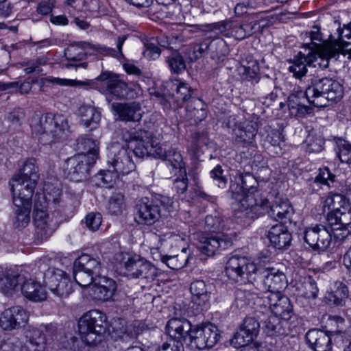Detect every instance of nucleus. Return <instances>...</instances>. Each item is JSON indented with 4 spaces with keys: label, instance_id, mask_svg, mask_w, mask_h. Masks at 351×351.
<instances>
[{
    "label": "nucleus",
    "instance_id": "obj_1",
    "mask_svg": "<svg viewBox=\"0 0 351 351\" xmlns=\"http://www.w3.org/2000/svg\"><path fill=\"white\" fill-rule=\"evenodd\" d=\"M167 333L171 338L180 339L186 351H197L213 347L220 337L216 326L211 323L192 325L186 319H171L166 326Z\"/></svg>",
    "mask_w": 351,
    "mask_h": 351
},
{
    "label": "nucleus",
    "instance_id": "obj_2",
    "mask_svg": "<svg viewBox=\"0 0 351 351\" xmlns=\"http://www.w3.org/2000/svg\"><path fill=\"white\" fill-rule=\"evenodd\" d=\"M173 212V199L168 196L156 195L152 198L143 197L137 202L134 219L138 224L150 226Z\"/></svg>",
    "mask_w": 351,
    "mask_h": 351
},
{
    "label": "nucleus",
    "instance_id": "obj_3",
    "mask_svg": "<svg viewBox=\"0 0 351 351\" xmlns=\"http://www.w3.org/2000/svg\"><path fill=\"white\" fill-rule=\"evenodd\" d=\"M308 102L317 108H324L330 102L340 100L343 95V88L337 80L328 77H313L306 88Z\"/></svg>",
    "mask_w": 351,
    "mask_h": 351
},
{
    "label": "nucleus",
    "instance_id": "obj_4",
    "mask_svg": "<svg viewBox=\"0 0 351 351\" xmlns=\"http://www.w3.org/2000/svg\"><path fill=\"white\" fill-rule=\"evenodd\" d=\"M108 327L106 315L99 310L86 312L78 322V329L82 341L93 346L101 343Z\"/></svg>",
    "mask_w": 351,
    "mask_h": 351
},
{
    "label": "nucleus",
    "instance_id": "obj_5",
    "mask_svg": "<svg viewBox=\"0 0 351 351\" xmlns=\"http://www.w3.org/2000/svg\"><path fill=\"white\" fill-rule=\"evenodd\" d=\"M39 179L38 167L35 158L26 160L11 180V191L14 195H23L26 199H32Z\"/></svg>",
    "mask_w": 351,
    "mask_h": 351
},
{
    "label": "nucleus",
    "instance_id": "obj_6",
    "mask_svg": "<svg viewBox=\"0 0 351 351\" xmlns=\"http://www.w3.org/2000/svg\"><path fill=\"white\" fill-rule=\"evenodd\" d=\"M51 259L40 260L38 268L44 274V282L49 289L59 298H66L73 291L72 282L62 270L49 267Z\"/></svg>",
    "mask_w": 351,
    "mask_h": 351
},
{
    "label": "nucleus",
    "instance_id": "obj_7",
    "mask_svg": "<svg viewBox=\"0 0 351 351\" xmlns=\"http://www.w3.org/2000/svg\"><path fill=\"white\" fill-rule=\"evenodd\" d=\"M31 128L34 133L45 134L54 140L62 138L69 130L68 121L64 116L51 113L34 116Z\"/></svg>",
    "mask_w": 351,
    "mask_h": 351
},
{
    "label": "nucleus",
    "instance_id": "obj_8",
    "mask_svg": "<svg viewBox=\"0 0 351 351\" xmlns=\"http://www.w3.org/2000/svg\"><path fill=\"white\" fill-rule=\"evenodd\" d=\"M306 35L308 36L311 43L304 44V47L308 50V53L316 54V58L319 59L318 64L320 66L327 68L329 60L336 58L340 53L343 56L349 54L350 57L351 56V49H348L346 47H341L337 43L332 42H324L322 44L317 43L320 41V33L318 29L306 33Z\"/></svg>",
    "mask_w": 351,
    "mask_h": 351
},
{
    "label": "nucleus",
    "instance_id": "obj_9",
    "mask_svg": "<svg viewBox=\"0 0 351 351\" xmlns=\"http://www.w3.org/2000/svg\"><path fill=\"white\" fill-rule=\"evenodd\" d=\"M239 181L243 184V188L247 192V200L251 206V210H247L246 218L254 219L258 218L263 213L262 209L267 208L268 199L264 197L262 193L257 189L258 183L255 177L250 173H241L238 177ZM246 204V202H243Z\"/></svg>",
    "mask_w": 351,
    "mask_h": 351
},
{
    "label": "nucleus",
    "instance_id": "obj_10",
    "mask_svg": "<svg viewBox=\"0 0 351 351\" xmlns=\"http://www.w3.org/2000/svg\"><path fill=\"white\" fill-rule=\"evenodd\" d=\"M256 265L245 256H232L226 263L225 271L229 279L245 284L256 282Z\"/></svg>",
    "mask_w": 351,
    "mask_h": 351
},
{
    "label": "nucleus",
    "instance_id": "obj_11",
    "mask_svg": "<svg viewBox=\"0 0 351 351\" xmlns=\"http://www.w3.org/2000/svg\"><path fill=\"white\" fill-rule=\"evenodd\" d=\"M123 275L132 278L152 279L156 276L155 267L137 254L123 256L120 263Z\"/></svg>",
    "mask_w": 351,
    "mask_h": 351
},
{
    "label": "nucleus",
    "instance_id": "obj_12",
    "mask_svg": "<svg viewBox=\"0 0 351 351\" xmlns=\"http://www.w3.org/2000/svg\"><path fill=\"white\" fill-rule=\"evenodd\" d=\"M95 162L94 155L79 154L66 160L64 170L70 180L80 182L88 177L90 168Z\"/></svg>",
    "mask_w": 351,
    "mask_h": 351
},
{
    "label": "nucleus",
    "instance_id": "obj_13",
    "mask_svg": "<svg viewBox=\"0 0 351 351\" xmlns=\"http://www.w3.org/2000/svg\"><path fill=\"white\" fill-rule=\"evenodd\" d=\"M132 157V149L119 145H113L109 149L108 163L113 168V171L119 174H128L136 168Z\"/></svg>",
    "mask_w": 351,
    "mask_h": 351
},
{
    "label": "nucleus",
    "instance_id": "obj_14",
    "mask_svg": "<svg viewBox=\"0 0 351 351\" xmlns=\"http://www.w3.org/2000/svg\"><path fill=\"white\" fill-rule=\"evenodd\" d=\"M254 25L252 24H239L232 21H223L208 24L205 27V32L224 34L226 36H233L237 40H243L254 33Z\"/></svg>",
    "mask_w": 351,
    "mask_h": 351
},
{
    "label": "nucleus",
    "instance_id": "obj_15",
    "mask_svg": "<svg viewBox=\"0 0 351 351\" xmlns=\"http://www.w3.org/2000/svg\"><path fill=\"white\" fill-rule=\"evenodd\" d=\"M332 234L330 227L314 224L305 228L304 239L313 250L324 252L330 245Z\"/></svg>",
    "mask_w": 351,
    "mask_h": 351
},
{
    "label": "nucleus",
    "instance_id": "obj_16",
    "mask_svg": "<svg viewBox=\"0 0 351 351\" xmlns=\"http://www.w3.org/2000/svg\"><path fill=\"white\" fill-rule=\"evenodd\" d=\"M327 221L337 241H343L351 233V207L342 208L341 211L327 214Z\"/></svg>",
    "mask_w": 351,
    "mask_h": 351
},
{
    "label": "nucleus",
    "instance_id": "obj_17",
    "mask_svg": "<svg viewBox=\"0 0 351 351\" xmlns=\"http://www.w3.org/2000/svg\"><path fill=\"white\" fill-rule=\"evenodd\" d=\"M256 281L262 282L263 289L267 291L265 294L281 293L287 284L285 274L274 268L258 269Z\"/></svg>",
    "mask_w": 351,
    "mask_h": 351
},
{
    "label": "nucleus",
    "instance_id": "obj_18",
    "mask_svg": "<svg viewBox=\"0 0 351 351\" xmlns=\"http://www.w3.org/2000/svg\"><path fill=\"white\" fill-rule=\"evenodd\" d=\"M260 319L255 316L246 317L239 330L237 331L232 339L231 344L235 348H241L250 344L258 335L260 329Z\"/></svg>",
    "mask_w": 351,
    "mask_h": 351
},
{
    "label": "nucleus",
    "instance_id": "obj_19",
    "mask_svg": "<svg viewBox=\"0 0 351 351\" xmlns=\"http://www.w3.org/2000/svg\"><path fill=\"white\" fill-rule=\"evenodd\" d=\"M234 121V117L230 116L226 125L232 129L235 142L243 145L252 144L257 133V123L246 121L237 123Z\"/></svg>",
    "mask_w": 351,
    "mask_h": 351
},
{
    "label": "nucleus",
    "instance_id": "obj_20",
    "mask_svg": "<svg viewBox=\"0 0 351 351\" xmlns=\"http://www.w3.org/2000/svg\"><path fill=\"white\" fill-rule=\"evenodd\" d=\"M27 312L20 306L5 309L0 315V327L4 330H12L21 328L28 321Z\"/></svg>",
    "mask_w": 351,
    "mask_h": 351
},
{
    "label": "nucleus",
    "instance_id": "obj_21",
    "mask_svg": "<svg viewBox=\"0 0 351 351\" xmlns=\"http://www.w3.org/2000/svg\"><path fill=\"white\" fill-rule=\"evenodd\" d=\"M232 244L231 239L227 236L216 234L209 237L202 236L198 248L202 254L210 256L229 248Z\"/></svg>",
    "mask_w": 351,
    "mask_h": 351
},
{
    "label": "nucleus",
    "instance_id": "obj_22",
    "mask_svg": "<svg viewBox=\"0 0 351 351\" xmlns=\"http://www.w3.org/2000/svg\"><path fill=\"white\" fill-rule=\"evenodd\" d=\"M13 204L16 207L12 219L13 226L16 229L25 228L30 221L32 199H26L23 195H12Z\"/></svg>",
    "mask_w": 351,
    "mask_h": 351
},
{
    "label": "nucleus",
    "instance_id": "obj_23",
    "mask_svg": "<svg viewBox=\"0 0 351 351\" xmlns=\"http://www.w3.org/2000/svg\"><path fill=\"white\" fill-rule=\"evenodd\" d=\"M112 110L116 119L121 121L138 122L142 118L141 104L136 101L113 103Z\"/></svg>",
    "mask_w": 351,
    "mask_h": 351
},
{
    "label": "nucleus",
    "instance_id": "obj_24",
    "mask_svg": "<svg viewBox=\"0 0 351 351\" xmlns=\"http://www.w3.org/2000/svg\"><path fill=\"white\" fill-rule=\"evenodd\" d=\"M267 303L271 305L274 315L280 317L282 319L288 321L294 315L290 299L282 293H268Z\"/></svg>",
    "mask_w": 351,
    "mask_h": 351
},
{
    "label": "nucleus",
    "instance_id": "obj_25",
    "mask_svg": "<svg viewBox=\"0 0 351 351\" xmlns=\"http://www.w3.org/2000/svg\"><path fill=\"white\" fill-rule=\"evenodd\" d=\"M96 80L106 81L107 91L117 99H124L128 95L129 88L127 83L110 72L101 73Z\"/></svg>",
    "mask_w": 351,
    "mask_h": 351
},
{
    "label": "nucleus",
    "instance_id": "obj_26",
    "mask_svg": "<svg viewBox=\"0 0 351 351\" xmlns=\"http://www.w3.org/2000/svg\"><path fill=\"white\" fill-rule=\"evenodd\" d=\"M305 339L309 348L314 351H331L332 341L330 335L326 331L313 328L305 335Z\"/></svg>",
    "mask_w": 351,
    "mask_h": 351
},
{
    "label": "nucleus",
    "instance_id": "obj_27",
    "mask_svg": "<svg viewBox=\"0 0 351 351\" xmlns=\"http://www.w3.org/2000/svg\"><path fill=\"white\" fill-rule=\"evenodd\" d=\"M91 289L94 300L102 302L109 301L114 295L117 283L111 278L100 276L98 278V282H95Z\"/></svg>",
    "mask_w": 351,
    "mask_h": 351
},
{
    "label": "nucleus",
    "instance_id": "obj_28",
    "mask_svg": "<svg viewBox=\"0 0 351 351\" xmlns=\"http://www.w3.org/2000/svg\"><path fill=\"white\" fill-rule=\"evenodd\" d=\"M306 90H294L288 97L287 105L290 114L292 116L301 117L312 112V108L306 106Z\"/></svg>",
    "mask_w": 351,
    "mask_h": 351
},
{
    "label": "nucleus",
    "instance_id": "obj_29",
    "mask_svg": "<svg viewBox=\"0 0 351 351\" xmlns=\"http://www.w3.org/2000/svg\"><path fill=\"white\" fill-rule=\"evenodd\" d=\"M267 237L272 245L278 250L287 249L292 240L291 234L281 223L273 226L268 231Z\"/></svg>",
    "mask_w": 351,
    "mask_h": 351
},
{
    "label": "nucleus",
    "instance_id": "obj_30",
    "mask_svg": "<svg viewBox=\"0 0 351 351\" xmlns=\"http://www.w3.org/2000/svg\"><path fill=\"white\" fill-rule=\"evenodd\" d=\"M24 276L18 273L8 270L0 274V291L11 296L19 291V285L23 281Z\"/></svg>",
    "mask_w": 351,
    "mask_h": 351
},
{
    "label": "nucleus",
    "instance_id": "obj_31",
    "mask_svg": "<svg viewBox=\"0 0 351 351\" xmlns=\"http://www.w3.org/2000/svg\"><path fill=\"white\" fill-rule=\"evenodd\" d=\"M21 291L23 295L33 302H41L47 298V291L42 285L32 279H25L21 282Z\"/></svg>",
    "mask_w": 351,
    "mask_h": 351
},
{
    "label": "nucleus",
    "instance_id": "obj_32",
    "mask_svg": "<svg viewBox=\"0 0 351 351\" xmlns=\"http://www.w3.org/2000/svg\"><path fill=\"white\" fill-rule=\"evenodd\" d=\"M34 222L36 228L43 230L45 234H51L56 228L47 212L46 205H42L40 202H36L34 204Z\"/></svg>",
    "mask_w": 351,
    "mask_h": 351
},
{
    "label": "nucleus",
    "instance_id": "obj_33",
    "mask_svg": "<svg viewBox=\"0 0 351 351\" xmlns=\"http://www.w3.org/2000/svg\"><path fill=\"white\" fill-rule=\"evenodd\" d=\"M74 267L100 277L104 264L101 262L99 257L84 254L74 261Z\"/></svg>",
    "mask_w": 351,
    "mask_h": 351
},
{
    "label": "nucleus",
    "instance_id": "obj_34",
    "mask_svg": "<svg viewBox=\"0 0 351 351\" xmlns=\"http://www.w3.org/2000/svg\"><path fill=\"white\" fill-rule=\"evenodd\" d=\"M319 60L316 58V54L299 52L298 56L294 59L293 63L289 67V72L292 73L295 78L300 79L307 73V66L312 65L314 62Z\"/></svg>",
    "mask_w": 351,
    "mask_h": 351
},
{
    "label": "nucleus",
    "instance_id": "obj_35",
    "mask_svg": "<svg viewBox=\"0 0 351 351\" xmlns=\"http://www.w3.org/2000/svg\"><path fill=\"white\" fill-rule=\"evenodd\" d=\"M210 285H207L204 280H197L193 281L190 286V291L192 294V302L199 306L201 310L206 307L210 299Z\"/></svg>",
    "mask_w": 351,
    "mask_h": 351
},
{
    "label": "nucleus",
    "instance_id": "obj_36",
    "mask_svg": "<svg viewBox=\"0 0 351 351\" xmlns=\"http://www.w3.org/2000/svg\"><path fill=\"white\" fill-rule=\"evenodd\" d=\"M262 322L264 332L269 336L287 335L289 333L288 321L278 316L270 315Z\"/></svg>",
    "mask_w": 351,
    "mask_h": 351
},
{
    "label": "nucleus",
    "instance_id": "obj_37",
    "mask_svg": "<svg viewBox=\"0 0 351 351\" xmlns=\"http://www.w3.org/2000/svg\"><path fill=\"white\" fill-rule=\"evenodd\" d=\"M269 207L268 214L276 221L289 219L293 213V209L287 199H276Z\"/></svg>",
    "mask_w": 351,
    "mask_h": 351
},
{
    "label": "nucleus",
    "instance_id": "obj_38",
    "mask_svg": "<svg viewBox=\"0 0 351 351\" xmlns=\"http://www.w3.org/2000/svg\"><path fill=\"white\" fill-rule=\"evenodd\" d=\"M78 115L81 122L86 128L93 130L97 128L101 120L100 112L94 106L83 104L78 109Z\"/></svg>",
    "mask_w": 351,
    "mask_h": 351
},
{
    "label": "nucleus",
    "instance_id": "obj_39",
    "mask_svg": "<svg viewBox=\"0 0 351 351\" xmlns=\"http://www.w3.org/2000/svg\"><path fill=\"white\" fill-rule=\"evenodd\" d=\"M242 186L243 184L237 177L234 182H232L230 191L232 193V197L238 202V209L241 213V217H246L247 210H251V206L249 202H246V204L243 203V202H245V200H247V192Z\"/></svg>",
    "mask_w": 351,
    "mask_h": 351
},
{
    "label": "nucleus",
    "instance_id": "obj_40",
    "mask_svg": "<svg viewBox=\"0 0 351 351\" xmlns=\"http://www.w3.org/2000/svg\"><path fill=\"white\" fill-rule=\"evenodd\" d=\"M152 136V133L151 132L144 130H139L138 136L139 140L137 141V145L134 147V149H132V154H134L138 158L150 156V141Z\"/></svg>",
    "mask_w": 351,
    "mask_h": 351
},
{
    "label": "nucleus",
    "instance_id": "obj_41",
    "mask_svg": "<svg viewBox=\"0 0 351 351\" xmlns=\"http://www.w3.org/2000/svg\"><path fill=\"white\" fill-rule=\"evenodd\" d=\"M166 166L171 167L175 175H184L186 171L183 158L180 152L175 149H169L165 160Z\"/></svg>",
    "mask_w": 351,
    "mask_h": 351
},
{
    "label": "nucleus",
    "instance_id": "obj_42",
    "mask_svg": "<svg viewBox=\"0 0 351 351\" xmlns=\"http://www.w3.org/2000/svg\"><path fill=\"white\" fill-rule=\"evenodd\" d=\"M254 316L263 322L265 317L270 315H273L271 305L267 303V294L263 296H258L255 302H254L253 306Z\"/></svg>",
    "mask_w": 351,
    "mask_h": 351
},
{
    "label": "nucleus",
    "instance_id": "obj_43",
    "mask_svg": "<svg viewBox=\"0 0 351 351\" xmlns=\"http://www.w3.org/2000/svg\"><path fill=\"white\" fill-rule=\"evenodd\" d=\"M176 92L173 95V98L178 107H182L185 102L189 103L193 98V93L191 86L185 82L176 80Z\"/></svg>",
    "mask_w": 351,
    "mask_h": 351
},
{
    "label": "nucleus",
    "instance_id": "obj_44",
    "mask_svg": "<svg viewBox=\"0 0 351 351\" xmlns=\"http://www.w3.org/2000/svg\"><path fill=\"white\" fill-rule=\"evenodd\" d=\"M258 294L252 290L239 289L235 291V304L239 308L252 307Z\"/></svg>",
    "mask_w": 351,
    "mask_h": 351
},
{
    "label": "nucleus",
    "instance_id": "obj_45",
    "mask_svg": "<svg viewBox=\"0 0 351 351\" xmlns=\"http://www.w3.org/2000/svg\"><path fill=\"white\" fill-rule=\"evenodd\" d=\"M205 104L199 99H193L187 104L186 109L190 117L194 119L195 123H199L207 117Z\"/></svg>",
    "mask_w": 351,
    "mask_h": 351
},
{
    "label": "nucleus",
    "instance_id": "obj_46",
    "mask_svg": "<svg viewBox=\"0 0 351 351\" xmlns=\"http://www.w3.org/2000/svg\"><path fill=\"white\" fill-rule=\"evenodd\" d=\"M325 204L329 210L328 214L336 213L339 210L341 211L343 207L350 206L345 196L341 194H333L328 196L325 201Z\"/></svg>",
    "mask_w": 351,
    "mask_h": 351
},
{
    "label": "nucleus",
    "instance_id": "obj_47",
    "mask_svg": "<svg viewBox=\"0 0 351 351\" xmlns=\"http://www.w3.org/2000/svg\"><path fill=\"white\" fill-rule=\"evenodd\" d=\"M349 296L348 289L347 286L340 282L336 290L332 292L328 293L326 296V300L331 304L336 306H342Z\"/></svg>",
    "mask_w": 351,
    "mask_h": 351
},
{
    "label": "nucleus",
    "instance_id": "obj_48",
    "mask_svg": "<svg viewBox=\"0 0 351 351\" xmlns=\"http://www.w3.org/2000/svg\"><path fill=\"white\" fill-rule=\"evenodd\" d=\"M215 37L208 40L209 51L211 53L213 58H219L221 56H224L227 51V45L225 40L219 38L216 34Z\"/></svg>",
    "mask_w": 351,
    "mask_h": 351
},
{
    "label": "nucleus",
    "instance_id": "obj_49",
    "mask_svg": "<svg viewBox=\"0 0 351 351\" xmlns=\"http://www.w3.org/2000/svg\"><path fill=\"white\" fill-rule=\"evenodd\" d=\"M301 294L306 298L315 299L319 293L316 280L311 276L305 277L302 282Z\"/></svg>",
    "mask_w": 351,
    "mask_h": 351
},
{
    "label": "nucleus",
    "instance_id": "obj_50",
    "mask_svg": "<svg viewBox=\"0 0 351 351\" xmlns=\"http://www.w3.org/2000/svg\"><path fill=\"white\" fill-rule=\"evenodd\" d=\"M224 221L221 215L215 211L205 218V228L208 231L216 232L223 229Z\"/></svg>",
    "mask_w": 351,
    "mask_h": 351
},
{
    "label": "nucleus",
    "instance_id": "obj_51",
    "mask_svg": "<svg viewBox=\"0 0 351 351\" xmlns=\"http://www.w3.org/2000/svg\"><path fill=\"white\" fill-rule=\"evenodd\" d=\"M98 142L93 141L90 138L82 136L77 139V146L79 149L87 150L85 156H93L96 160L99 155Z\"/></svg>",
    "mask_w": 351,
    "mask_h": 351
},
{
    "label": "nucleus",
    "instance_id": "obj_52",
    "mask_svg": "<svg viewBox=\"0 0 351 351\" xmlns=\"http://www.w3.org/2000/svg\"><path fill=\"white\" fill-rule=\"evenodd\" d=\"M338 147L337 156L341 162L351 164V144L341 138H335Z\"/></svg>",
    "mask_w": 351,
    "mask_h": 351
},
{
    "label": "nucleus",
    "instance_id": "obj_53",
    "mask_svg": "<svg viewBox=\"0 0 351 351\" xmlns=\"http://www.w3.org/2000/svg\"><path fill=\"white\" fill-rule=\"evenodd\" d=\"M124 207V196L121 193H115L110 197L108 206V213L111 215H119L123 212Z\"/></svg>",
    "mask_w": 351,
    "mask_h": 351
},
{
    "label": "nucleus",
    "instance_id": "obj_54",
    "mask_svg": "<svg viewBox=\"0 0 351 351\" xmlns=\"http://www.w3.org/2000/svg\"><path fill=\"white\" fill-rule=\"evenodd\" d=\"M73 275L75 282L82 287H86L92 285L99 278L97 275H92L84 269H78L73 266Z\"/></svg>",
    "mask_w": 351,
    "mask_h": 351
},
{
    "label": "nucleus",
    "instance_id": "obj_55",
    "mask_svg": "<svg viewBox=\"0 0 351 351\" xmlns=\"http://www.w3.org/2000/svg\"><path fill=\"white\" fill-rule=\"evenodd\" d=\"M127 39V36H121L118 37L117 42V49H114L113 48L107 47L106 46H98L97 47V49L99 50L100 52L104 53L106 55H109L110 56H112L114 58H123V54L122 53V46Z\"/></svg>",
    "mask_w": 351,
    "mask_h": 351
},
{
    "label": "nucleus",
    "instance_id": "obj_56",
    "mask_svg": "<svg viewBox=\"0 0 351 351\" xmlns=\"http://www.w3.org/2000/svg\"><path fill=\"white\" fill-rule=\"evenodd\" d=\"M307 152L310 153H319L323 148L324 145V139L322 136L308 134L305 140Z\"/></svg>",
    "mask_w": 351,
    "mask_h": 351
},
{
    "label": "nucleus",
    "instance_id": "obj_57",
    "mask_svg": "<svg viewBox=\"0 0 351 351\" xmlns=\"http://www.w3.org/2000/svg\"><path fill=\"white\" fill-rule=\"evenodd\" d=\"M119 173L113 170H104L97 176L98 180H101L102 186L107 188H112L119 180Z\"/></svg>",
    "mask_w": 351,
    "mask_h": 351
},
{
    "label": "nucleus",
    "instance_id": "obj_58",
    "mask_svg": "<svg viewBox=\"0 0 351 351\" xmlns=\"http://www.w3.org/2000/svg\"><path fill=\"white\" fill-rule=\"evenodd\" d=\"M167 61L169 68L174 73H181L186 68L183 57L178 52L172 53V54L167 58Z\"/></svg>",
    "mask_w": 351,
    "mask_h": 351
},
{
    "label": "nucleus",
    "instance_id": "obj_59",
    "mask_svg": "<svg viewBox=\"0 0 351 351\" xmlns=\"http://www.w3.org/2000/svg\"><path fill=\"white\" fill-rule=\"evenodd\" d=\"M29 338V342L34 346H36V351H41L44 349L46 343L45 335L43 332L38 329L34 328L31 332L29 336L27 335Z\"/></svg>",
    "mask_w": 351,
    "mask_h": 351
},
{
    "label": "nucleus",
    "instance_id": "obj_60",
    "mask_svg": "<svg viewBox=\"0 0 351 351\" xmlns=\"http://www.w3.org/2000/svg\"><path fill=\"white\" fill-rule=\"evenodd\" d=\"M89 45L86 43L77 45L76 46H71L67 48L64 52V56L69 60L79 61L83 60L86 57V53L84 52H78L80 49H84Z\"/></svg>",
    "mask_w": 351,
    "mask_h": 351
},
{
    "label": "nucleus",
    "instance_id": "obj_61",
    "mask_svg": "<svg viewBox=\"0 0 351 351\" xmlns=\"http://www.w3.org/2000/svg\"><path fill=\"white\" fill-rule=\"evenodd\" d=\"M265 141L269 143L274 148L281 151V145L283 143V136L282 133H280L278 130H273L267 134ZM276 154H280L281 152H278L276 150Z\"/></svg>",
    "mask_w": 351,
    "mask_h": 351
},
{
    "label": "nucleus",
    "instance_id": "obj_62",
    "mask_svg": "<svg viewBox=\"0 0 351 351\" xmlns=\"http://www.w3.org/2000/svg\"><path fill=\"white\" fill-rule=\"evenodd\" d=\"M23 341L15 336L8 338L1 345L3 351H23Z\"/></svg>",
    "mask_w": 351,
    "mask_h": 351
},
{
    "label": "nucleus",
    "instance_id": "obj_63",
    "mask_svg": "<svg viewBox=\"0 0 351 351\" xmlns=\"http://www.w3.org/2000/svg\"><path fill=\"white\" fill-rule=\"evenodd\" d=\"M335 175L332 173L328 167L320 170L319 173L315 177V182L321 183L331 186V184L335 182Z\"/></svg>",
    "mask_w": 351,
    "mask_h": 351
},
{
    "label": "nucleus",
    "instance_id": "obj_64",
    "mask_svg": "<svg viewBox=\"0 0 351 351\" xmlns=\"http://www.w3.org/2000/svg\"><path fill=\"white\" fill-rule=\"evenodd\" d=\"M102 217L99 213H90L85 218L86 227L91 231H96L101 224Z\"/></svg>",
    "mask_w": 351,
    "mask_h": 351
}]
</instances>
